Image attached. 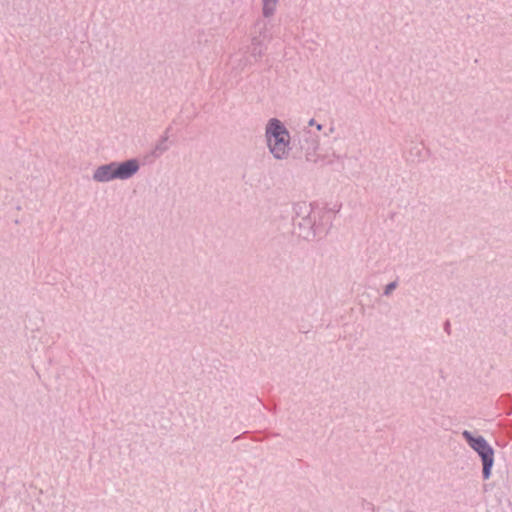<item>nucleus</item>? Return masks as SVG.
<instances>
[{"mask_svg":"<svg viewBox=\"0 0 512 512\" xmlns=\"http://www.w3.org/2000/svg\"><path fill=\"white\" fill-rule=\"evenodd\" d=\"M265 140L269 152L277 160H285L291 151V136L285 125L277 118L268 120L265 126Z\"/></svg>","mask_w":512,"mask_h":512,"instance_id":"1","label":"nucleus"},{"mask_svg":"<svg viewBox=\"0 0 512 512\" xmlns=\"http://www.w3.org/2000/svg\"><path fill=\"white\" fill-rule=\"evenodd\" d=\"M462 437L467 442L468 446L475 451L482 461V475L485 480L491 476V471L494 465V449L481 435H474L469 430H464L461 433Z\"/></svg>","mask_w":512,"mask_h":512,"instance_id":"2","label":"nucleus"},{"mask_svg":"<svg viewBox=\"0 0 512 512\" xmlns=\"http://www.w3.org/2000/svg\"><path fill=\"white\" fill-rule=\"evenodd\" d=\"M296 213L294 225L299 228L300 237L310 239L315 237L317 232L322 231L320 224L316 222V218L323 213L321 210H313L311 205L303 203L297 206Z\"/></svg>","mask_w":512,"mask_h":512,"instance_id":"3","label":"nucleus"},{"mask_svg":"<svg viewBox=\"0 0 512 512\" xmlns=\"http://www.w3.org/2000/svg\"><path fill=\"white\" fill-rule=\"evenodd\" d=\"M112 180H128L140 169L137 159H129L124 162H110Z\"/></svg>","mask_w":512,"mask_h":512,"instance_id":"4","label":"nucleus"},{"mask_svg":"<svg viewBox=\"0 0 512 512\" xmlns=\"http://www.w3.org/2000/svg\"><path fill=\"white\" fill-rule=\"evenodd\" d=\"M111 165L110 163L98 166L92 175V179L98 183H108L113 181L111 176Z\"/></svg>","mask_w":512,"mask_h":512,"instance_id":"5","label":"nucleus"},{"mask_svg":"<svg viewBox=\"0 0 512 512\" xmlns=\"http://www.w3.org/2000/svg\"><path fill=\"white\" fill-rule=\"evenodd\" d=\"M262 31H260V36H254L251 39V55L255 58V60L259 59L264 51L265 46L263 44V40L261 39Z\"/></svg>","mask_w":512,"mask_h":512,"instance_id":"6","label":"nucleus"},{"mask_svg":"<svg viewBox=\"0 0 512 512\" xmlns=\"http://www.w3.org/2000/svg\"><path fill=\"white\" fill-rule=\"evenodd\" d=\"M168 139H169V135H168V130H167L161 136V138L158 140V142L156 143V145L154 147L153 155L155 157L161 156L163 153H165L169 149Z\"/></svg>","mask_w":512,"mask_h":512,"instance_id":"7","label":"nucleus"},{"mask_svg":"<svg viewBox=\"0 0 512 512\" xmlns=\"http://www.w3.org/2000/svg\"><path fill=\"white\" fill-rule=\"evenodd\" d=\"M279 0H262V14L265 18L274 15Z\"/></svg>","mask_w":512,"mask_h":512,"instance_id":"8","label":"nucleus"},{"mask_svg":"<svg viewBox=\"0 0 512 512\" xmlns=\"http://www.w3.org/2000/svg\"><path fill=\"white\" fill-rule=\"evenodd\" d=\"M341 159L342 157L336 152H332L331 155H325L320 157V160L328 165L333 164L335 161H340Z\"/></svg>","mask_w":512,"mask_h":512,"instance_id":"9","label":"nucleus"},{"mask_svg":"<svg viewBox=\"0 0 512 512\" xmlns=\"http://www.w3.org/2000/svg\"><path fill=\"white\" fill-rule=\"evenodd\" d=\"M397 286H398L397 281H393V282L387 284L384 289V295L389 296L392 293V291L397 288Z\"/></svg>","mask_w":512,"mask_h":512,"instance_id":"10","label":"nucleus"},{"mask_svg":"<svg viewBox=\"0 0 512 512\" xmlns=\"http://www.w3.org/2000/svg\"><path fill=\"white\" fill-rule=\"evenodd\" d=\"M308 126H314L318 131H321L323 126L319 123H317L314 119H310L308 121Z\"/></svg>","mask_w":512,"mask_h":512,"instance_id":"11","label":"nucleus"},{"mask_svg":"<svg viewBox=\"0 0 512 512\" xmlns=\"http://www.w3.org/2000/svg\"><path fill=\"white\" fill-rule=\"evenodd\" d=\"M333 132H334V127H333V126H331V127L329 128L328 132H326V133H325V136H328V135H330V134H331V133H333Z\"/></svg>","mask_w":512,"mask_h":512,"instance_id":"12","label":"nucleus"},{"mask_svg":"<svg viewBox=\"0 0 512 512\" xmlns=\"http://www.w3.org/2000/svg\"><path fill=\"white\" fill-rule=\"evenodd\" d=\"M307 160H309V161H314V162H316V161H317V159H311V158L309 157V155H307Z\"/></svg>","mask_w":512,"mask_h":512,"instance_id":"13","label":"nucleus"}]
</instances>
